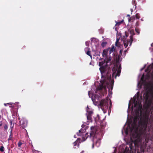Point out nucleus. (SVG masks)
<instances>
[{
	"label": "nucleus",
	"mask_w": 153,
	"mask_h": 153,
	"mask_svg": "<svg viewBox=\"0 0 153 153\" xmlns=\"http://www.w3.org/2000/svg\"><path fill=\"white\" fill-rule=\"evenodd\" d=\"M10 139V137L9 138V140Z\"/></svg>",
	"instance_id": "a18cd8bd"
},
{
	"label": "nucleus",
	"mask_w": 153,
	"mask_h": 153,
	"mask_svg": "<svg viewBox=\"0 0 153 153\" xmlns=\"http://www.w3.org/2000/svg\"><path fill=\"white\" fill-rule=\"evenodd\" d=\"M123 20H122L120 22H115L116 23L115 26L119 25L121 24L122 23V22H123Z\"/></svg>",
	"instance_id": "dca6fc26"
},
{
	"label": "nucleus",
	"mask_w": 153,
	"mask_h": 153,
	"mask_svg": "<svg viewBox=\"0 0 153 153\" xmlns=\"http://www.w3.org/2000/svg\"><path fill=\"white\" fill-rule=\"evenodd\" d=\"M140 82L139 83H138V85H137V86H138L140 85Z\"/></svg>",
	"instance_id": "72a5a7b5"
},
{
	"label": "nucleus",
	"mask_w": 153,
	"mask_h": 153,
	"mask_svg": "<svg viewBox=\"0 0 153 153\" xmlns=\"http://www.w3.org/2000/svg\"><path fill=\"white\" fill-rule=\"evenodd\" d=\"M136 25L137 26L138 25V22H137L136 24Z\"/></svg>",
	"instance_id": "7c9ffc66"
},
{
	"label": "nucleus",
	"mask_w": 153,
	"mask_h": 153,
	"mask_svg": "<svg viewBox=\"0 0 153 153\" xmlns=\"http://www.w3.org/2000/svg\"><path fill=\"white\" fill-rule=\"evenodd\" d=\"M100 144V141L99 140L97 141L96 143V144L97 145V146L98 147L99 146Z\"/></svg>",
	"instance_id": "aec40b11"
},
{
	"label": "nucleus",
	"mask_w": 153,
	"mask_h": 153,
	"mask_svg": "<svg viewBox=\"0 0 153 153\" xmlns=\"http://www.w3.org/2000/svg\"><path fill=\"white\" fill-rule=\"evenodd\" d=\"M141 20L143 21V19H141Z\"/></svg>",
	"instance_id": "79ce46f5"
},
{
	"label": "nucleus",
	"mask_w": 153,
	"mask_h": 153,
	"mask_svg": "<svg viewBox=\"0 0 153 153\" xmlns=\"http://www.w3.org/2000/svg\"><path fill=\"white\" fill-rule=\"evenodd\" d=\"M0 126H1V125H0Z\"/></svg>",
	"instance_id": "de8ad7c7"
},
{
	"label": "nucleus",
	"mask_w": 153,
	"mask_h": 153,
	"mask_svg": "<svg viewBox=\"0 0 153 153\" xmlns=\"http://www.w3.org/2000/svg\"><path fill=\"white\" fill-rule=\"evenodd\" d=\"M143 117H144L143 119V121L144 122H146V121H148V119H149V115L145 114L144 115Z\"/></svg>",
	"instance_id": "4468645a"
},
{
	"label": "nucleus",
	"mask_w": 153,
	"mask_h": 153,
	"mask_svg": "<svg viewBox=\"0 0 153 153\" xmlns=\"http://www.w3.org/2000/svg\"><path fill=\"white\" fill-rule=\"evenodd\" d=\"M91 131L90 133V137L94 138L96 132V128L95 127L92 126L91 127Z\"/></svg>",
	"instance_id": "9d476101"
},
{
	"label": "nucleus",
	"mask_w": 153,
	"mask_h": 153,
	"mask_svg": "<svg viewBox=\"0 0 153 153\" xmlns=\"http://www.w3.org/2000/svg\"><path fill=\"white\" fill-rule=\"evenodd\" d=\"M8 128V126L7 125H5L4 126V128L5 130H7Z\"/></svg>",
	"instance_id": "b1692460"
},
{
	"label": "nucleus",
	"mask_w": 153,
	"mask_h": 153,
	"mask_svg": "<svg viewBox=\"0 0 153 153\" xmlns=\"http://www.w3.org/2000/svg\"><path fill=\"white\" fill-rule=\"evenodd\" d=\"M85 131V130L81 129L80 130H79V133H77V134L78 136H82L83 141H84L86 139L87 137L86 136V134H88V133H86L85 134L84 133Z\"/></svg>",
	"instance_id": "1a4fd4ad"
},
{
	"label": "nucleus",
	"mask_w": 153,
	"mask_h": 153,
	"mask_svg": "<svg viewBox=\"0 0 153 153\" xmlns=\"http://www.w3.org/2000/svg\"><path fill=\"white\" fill-rule=\"evenodd\" d=\"M79 140V138H78L77 139V140L76 141H75L74 142V146H75L77 145V144L78 143V142Z\"/></svg>",
	"instance_id": "f3484780"
},
{
	"label": "nucleus",
	"mask_w": 153,
	"mask_h": 153,
	"mask_svg": "<svg viewBox=\"0 0 153 153\" xmlns=\"http://www.w3.org/2000/svg\"><path fill=\"white\" fill-rule=\"evenodd\" d=\"M151 47H152V48H153V43L151 44Z\"/></svg>",
	"instance_id": "2f4dec72"
},
{
	"label": "nucleus",
	"mask_w": 153,
	"mask_h": 153,
	"mask_svg": "<svg viewBox=\"0 0 153 153\" xmlns=\"http://www.w3.org/2000/svg\"><path fill=\"white\" fill-rule=\"evenodd\" d=\"M75 136H76V135H74V138H76V137Z\"/></svg>",
	"instance_id": "4c0bfd02"
},
{
	"label": "nucleus",
	"mask_w": 153,
	"mask_h": 153,
	"mask_svg": "<svg viewBox=\"0 0 153 153\" xmlns=\"http://www.w3.org/2000/svg\"><path fill=\"white\" fill-rule=\"evenodd\" d=\"M33 153H41L40 152H39V151L35 150L33 151Z\"/></svg>",
	"instance_id": "bb28decb"
},
{
	"label": "nucleus",
	"mask_w": 153,
	"mask_h": 153,
	"mask_svg": "<svg viewBox=\"0 0 153 153\" xmlns=\"http://www.w3.org/2000/svg\"><path fill=\"white\" fill-rule=\"evenodd\" d=\"M106 44L107 42H102V43L101 45L102 47H104Z\"/></svg>",
	"instance_id": "a211bd4d"
},
{
	"label": "nucleus",
	"mask_w": 153,
	"mask_h": 153,
	"mask_svg": "<svg viewBox=\"0 0 153 153\" xmlns=\"http://www.w3.org/2000/svg\"><path fill=\"white\" fill-rule=\"evenodd\" d=\"M77 146H78V147H79V145L78 144L77 145Z\"/></svg>",
	"instance_id": "ea45409f"
},
{
	"label": "nucleus",
	"mask_w": 153,
	"mask_h": 153,
	"mask_svg": "<svg viewBox=\"0 0 153 153\" xmlns=\"http://www.w3.org/2000/svg\"><path fill=\"white\" fill-rule=\"evenodd\" d=\"M12 103H11V102H10V103H4V105L5 106H7V105H12Z\"/></svg>",
	"instance_id": "cd10ccee"
},
{
	"label": "nucleus",
	"mask_w": 153,
	"mask_h": 153,
	"mask_svg": "<svg viewBox=\"0 0 153 153\" xmlns=\"http://www.w3.org/2000/svg\"><path fill=\"white\" fill-rule=\"evenodd\" d=\"M90 50V49L89 48H85V52H86V53L91 57V54Z\"/></svg>",
	"instance_id": "ddd939ff"
},
{
	"label": "nucleus",
	"mask_w": 153,
	"mask_h": 153,
	"mask_svg": "<svg viewBox=\"0 0 153 153\" xmlns=\"http://www.w3.org/2000/svg\"><path fill=\"white\" fill-rule=\"evenodd\" d=\"M143 68H142V69H141V70H143Z\"/></svg>",
	"instance_id": "c03bdc74"
},
{
	"label": "nucleus",
	"mask_w": 153,
	"mask_h": 153,
	"mask_svg": "<svg viewBox=\"0 0 153 153\" xmlns=\"http://www.w3.org/2000/svg\"><path fill=\"white\" fill-rule=\"evenodd\" d=\"M132 102H133L134 104V106H132V107L133 114L134 116V123L130 128V130L131 133L133 134L134 133L136 134L138 129L137 123L139 119L141 120L142 119L141 109L142 106V97L140 96L139 92H137V94L133 97V99L131 100L129 102L128 108Z\"/></svg>",
	"instance_id": "f03ea898"
},
{
	"label": "nucleus",
	"mask_w": 153,
	"mask_h": 153,
	"mask_svg": "<svg viewBox=\"0 0 153 153\" xmlns=\"http://www.w3.org/2000/svg\"><path fill=\"white\" fill-rule=\"evenodd\" d=\"M130 33L132 34H134V30H131L130 31Z\"/></svg>",
	"instance_id": "a878e982"
},
{
	"label": "nucleus",
	"mask_w": 153,
	"mask_h": 153,
	"mask_svg": "<svg viewBox=\"0 0 153 153\" xmlns=\"http://www.w3.org/2000/svg\"><path fill=\"white\" fill-rule=\"evenodd\" d=\"M90 107V106H88L86 108L87 117L88 120L87 123H86L87 125H88L90 122H91L92 121L91 116L93 113V110Z\"/></svg>",
	"instance_id": "423d86ee"
},
{
	"label": "nucleus",
	"mask_w": 153,
	"mask_h": 153,
	"mask_svg": "<svg viewBox=\"0 0 153 153\" xmlns=\"http://www.w3.org/2000/svg\"><path fill=\"white\" fill-rule=\"evenodd\" d=\"M83 152H84V151H82V152H81V153H82Z\"/></svg>",
	"instance_id": "37998d69"
},
{
	"label": "nucleus",
	"mask_w": 153,
	"mask_h": 153,
	"mask_svg": "<svg viewBox=\"0 0 153 153\" xmlns=\"http://www.w3.org/2000/svg\"><path fill=\"white\" fill-rule=\"evenodd\" d=\"M22 144V143L21 141H19V143L18 144V145L19 147H21V146Z\"/></svg>",
	"instance_id": "4be33fe9"
},
{
	"label": "nucleus",
	"mask_w": 153,
	"mask_h": 153,
	"mask_svg": "<svg viewBox=\"0 0 153 153\" xmlns=\"http://www.w3.org/2000/svg\"><path fill=\"white\" fill-rule=\"evenodd\" d=\"M132 3L134 4L135 3V1L134 0H133L132 1Z\"/></svg>",
	"instance_id": "c756f323"
},
{
	"label": "nucleus",
	"mask_w": 153,
	"mask_h": 153,
	"mask_svg": "<svg viewBox=\"0 0 153 153\" xmlns=\"http://www.w3.org/2000/svg\"><path fill=\"white\" fill-rule=\"evenodd\" d=\"M145 71L147 72V79L144 81V74H143L141 79L142 82L141 85H144L147 94L153 95V63L148 67Z\"/></svg>",
	"instance_id": "7ed1b4c3"
},
{
	"label": "nucleus",
	"mask_w": 153,
	"mask_h": 153,
	"mask_svg": "<svg viewBox=\"0 0 153 153\" xmlns=\"http://www.w3.org/2000/svg\"><path fill=\"white\" fill-rule=\"evenodd\" d=\"M88 94L89 97H91V100L93 101L94 104L95 105H97L98 104V103L97 102H95V101L96 100V98L95 97V95H93L91 93V92L90 91H89L88 92Z\"/></svg>",
	"instance_id": "9b49d317"
},
{
	"label": "nucleus",
	"mask_w": 153,
	"mask_h": 153,
	"mask_svg": "<svg viewBox=\"0 0 153 153\" xmlns=\"http://www.w3.org/2000/svg\"><path fill=\"white\" fill-rule=\"evenodd\" d=\"M20 122L22 125V126L23 128L27 126V122L26 120H21L20 121Z\"/></svg>",
	"instance_id": "f8f14e48"
},
{
	"label": "nucleus",
	"mask_w": 153,
	"mask_h": 153,
	"mask_svg": "<svg viewBox=\"0 0 153 153\" xmlns=\"http://www.w3.org/2000/svg\"><path fill=\"white\" fill-rule=\"evenodd\" d=\"M119 39H117V40L115 43V45L117 46L118 47H119L121 48L122 46L119 44Z\"/></svg>",
	"instance_id": "2eb2a0df"
},
{
	"label": "nucleus",
	"mask_w": 153,
	"mask_h": 153,
	"mask_svg": "<svg viewBox=\"0 0 153 153\" xmlns=\"http://www.w3.org/2000/svg\"><path fill=\"white\" fill-rule=\"evenodd\" d=\"M135 16H136V18L137 19H139L140 18V15L139 13H137L136 14Z\"/></svg>",
	"instance_id": "6ab92c4d"
},
{
	"label": "nucleus",
	"mask_w": 153,
	"mask_h": 153,
	"mask_svg": "<svg viewBox=\"0 0 153 153\" xmlns=\"http://www.w3.org/2000/svg\"><path fill=\"white\" fill-rule=\"evenodd\" d=\"M136 6H135V8H136Z\"/></svg>",
	"instance_id": "49530a36"
},
{
	"label": "nucleus",
	"mask_w": 153,
	"mask_h": 153,
	"mask_svg": "<svg viewBox=\"0 0 153 153\" xmlns=\"http://www.w3.org/2000/svg\"><path fill=\"white\" fill-rule=\"evenodd\" d=\"M109 48V54H111L112 53L113 56L111 57V59L112 60H116V61L117 60L118 58H119V56H117L116 52L115 51V48L114 46L112 45L110 49Z\"/></svg>",
	"instance_id": "0eeeda50"
},
{
	"label": "nucleus",
	"mask_w": 153,
	"mask_h": 153,
	"mask_svg": "<svg viewBox=\"0 0 153 153\" xmlns=\"http://www.w3.org/2000/svg\"><path fill=\"white\" fill-rule=\"evenodd\" d=\"M109 48L105 49L102 53V56L104 60L102 59L101 61L99 62V65L100 67V70L101 75V79L100 81V83L97 88L98 90H102L106 92L107 91V88L108 89L109 93H110V90H112L114 81L112 79L109 78V75L105 76V69L106 66L108 65L107 64L110 62L111 59V56L108 55Z\"/></svg>",
	"instance_id": "f257e3e1"
},
{
	"label": "nucleus",
	"mask_w": 153,
	"mask_h": 153,
	"mask_svg": "<svg viewBox=\"0 0 153 153\" xmlns=\"http://www.w3.org/2000/svg\"><path fill=\"white\" fill-rule=\"evenodd\" d=\"M94 144H93V145H92V148H94Z\"/></svg>",
	"instance_id": "e433bc0d"
},
{
	"label": "nucleus",
	"mask_w": 153,
	"mask_h": 153,
	"mask_svg": "<svg viewBox=\"0 0 153 153\" xmlns=\"http://www.w3.org/2000/svg\"><path fill=\"white\" fill-rule=\"evenodd\" d=\"M89 42H85V45H86L87 46H89Z\"/></svg>",
	"instance_id": "393cba45"
},
{
	"label": "nucleus",
	"mask_w": 153,
	"mask_h": 153,
	"mask_svg": "<svg viewBox=\"0 0 153 153\" xmlns=\"http://www.w3.org/2000/svg\"><path fill=\"white\" fill-rule=\"evenodd\" d=\"M128 153V152H124V153Z\"/></svg>",
	"instance_id": "58836bf2"
},
{
	"label": "nucleus",
	"mask_w": 153,
	"mask_h": 153,
	"mask_svg": "<svg viewBox=\"0 0 153 153\" xmlns=\"http://www.w3.org/2000/svg\"><path fill=\"white\" fill-rule=\"evenodd\" d=\"M112 71V76L113 77H114L115 78H116L117 76H119L121 71V65L119 64L118 65H115L113 68Z\"/></svg>",
	"instance_id": "39448f33"
},
{
	"label": "nucleus",
	"mask_w": 153,
	"mask_h": 153,
	"mask_svg": "<svg viewBox=\"0 0 153 153\" xmlns=\"http://www.w3.org/2000/svg\"><path fill=\"white\" fill-rule=\"evenodd\" d=\"M4 150V148L3 146H1L0 148V150L1 152H3Z\"/></svg>",
	"instance_id": "412c9836"
},
{
	"label": "nucleus",
	"mask_w": 153,
	"mask_h": 153,
	"mask_svg": "<svg viewBox=\"0 0 153 153\" xmlns=\"http://www.w3.org/2000/svg\"><path fill=\"white\" fill-rule=\"evenodd\" d=\"M110 101V105H111V102L110 100L106 99L102 100L100 103L99 106L103 111L104 113L106 112V110L108 108V102Z\"/></svg>",
	"instance_id": "20e7f679"
},
{
	"label": "nucleus",
	"mask_w": 153,
	"mask_h": 153,
	"mask_svg": "<svg viewBox=\"0 0 153 153\" xmlns=\"http://www.w3.org/2000/svg\"><path fill=\"white\" fill-rule=\"evenodd\" d=\"M135 31H136L138 33V34H139L140 33V30H139L137 29V28H136L135 29Z\"/></svg>",
	"instance_id": "5701e85b"
},
{
	"label": "nucleus",
	"mask_w": 153,
	"mask_h": 153,
	"mask_svg": "<svg viewBox=\"0 0 153 153\" xmlns=\"http://www.w3.org/2000/svg\"><path fill=\"white\" fill-rule=\"evenodd\" d=\"M127 16H130V15H127Z\"/></svg>",
	"instance_id": "a19ab883"
},
{
	"label": "nucleus",
	"mask_w": 153,
	"mask_h": 153,
	"mask_svg": "<svg viewBox=\"0 0 153 153\" xmlns=\"http://www.w3.org/2000/svg\"><path fill=\"white\" fill-rule=\"evenodd\" d=\"M131 13H132V12H133V10L132 9H131Z\"/></svg>",
	"instance_id": "f704fd0d"
},
{
	"label": "nucleus",
	"mask_w": 153,
	"mask_h": 153,
	"mask_svg": "<svg viewBox=\"0 0 153 153\" xmlns=\"http://www.w3.org/2000/svg\"><path fill=\"white\" fill-rule=\"evenodd\" d=\"M10 124L11 125H12V123L11 121H10Z\"/></svg>",
	"instance_id": "473e14b6"
},
{
	"label": "nucleus",
	"mask_w": 153,
	"mask_h": 153,
	"mask_svg": "<svg viewBox=\"0 0 153 153\" xmlns=\"http://www.w3.org/2000/svg\"><path fill=\"white\" fill-rule=\"evenodd\" d=\"M126 134H128V132H127V131H126Z\"/></svg>",
	"instance_id": "c9c22d12"
},
{
	"label": "nucleus",
	"mask_w": 153,
	"mask_h": 153,
	"mask_svg": "<svg viewBox=\"0 0 153 153\" xmlns=\"http://www.w3.org/2000/svg\"><path fill=\"white\" fill-rule=\"evenodd\" d=\"M13 127V125H11L10 128L11 129V131H10V133H11L12 132V129Z\"/></svg>",
	"instance_id": "c85d7f7f"
},
{
	"label": "nucleus",
	"mask_w": 153,
	"mask_h": 153,
	"mask_svg": "<svg viewBox=\"0 0 153 153\" xmlns=\"http://www.w3.org/2000/svg\"><path fill=\"white\" fill-rule=\"evenodd\" d=\"M130 39L128 40L127 39H125L123 40V44L125 48H126L128 45V44L129 43V46H130L131 45L132 41H133V37L132 36H130Z\"/></svg>",
	"instance_id": "6e6552de"
}]
</instances>
